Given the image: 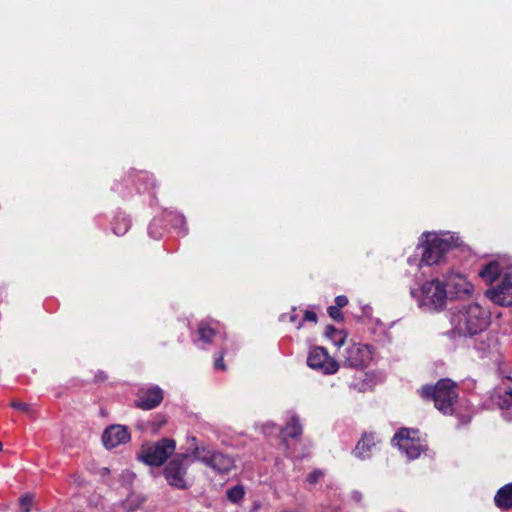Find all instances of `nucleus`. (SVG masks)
I'll use <instances>...</instances> for the list:
<instances>
[{
  "mask_svg": "<svg viewBox=\"0 0 512 512\" xmlns=\"http://www.w3.org/2000/svg\"><path fill=\"white\" fill-rule=\"evenodd\" d=\"M416 249H422L420 256H446L453 250L463 255L478 256L458 232L448 230L424 231L418 238Z\"/></svg>",
  "mask_w": 512,
  "mask_h": 512,
  "instance_id": "nucleus-1",
  "label": "nucleus"
},
{
  "mask_svg": "<svg viewBox=\"0 0 512 512\" xmlns=\"http://www.w3.org/2000/svg\"><path fill=\"white\" fill-rule=\"evenodd\" d=\"M478 275L490 285L485 292L487 298L500 306H512V269L499 260H492L479 270Z\"/></svg>",
  "mask_w": 512,
  "mask_h": 512,
  "instance_id": "nucleus-2",
  "label": "nucleus"
},
{
  "mask_svg": "<svg viewBox=\"0 0 512 512\" xmlns=\"http://www.w3.org/2000/svg\"><path fill=\"white\" fill-rule=\"evenodd\" d=\"M490 318V311L478 303L462 305L451 315V332L454 336H474L489 326Z\"/></svg>",
  "mask_w": 512,
  "mask_h": 512,
  "instance_id": "nucleus-3",
  "label": "nucleus"
},
{
  "mask_svg": "<svg viewBox=\"0 0 512 512\" xmlns=\"http://www.w3.org/2000/svg\"><path fill=\"white\" fill-rule=\"evenodd\" d=\"M156 180L152 174L147 171L131 168L121 180H116L111 186V190L117 193L123 200H129L135 193L149 194V206L153 207L158 199L155 193Z\"/></svg>",
  "mask_w": 512,
  "mask_h": 512,
  "instance_id": "nucleus-4",
  "label": "nucleus"
},
{
  "mask_svg": "<svg viewBox=\"0 0 512 512\" xmlns=\"http://www.w3.org/2000/svg\"><path fill=\"white\" fill-rule=\"evenodd\" d=\"M170 231L181 237L188 234L189 229L183 213L164 209L160 216H155L150 221L147 228L148 236L154 240L162 239Z\"/></svg>",
  "mask_w": 512,
  "mask_h": 512,
  "instance_id": "nucleus-5",
  "label": "nucleus"
},
{
  "mask_svg": "<svg viewBox=\"0 0 512 512\" xmlns=\"http://www.w3.org/2000/svg\"><path fill=\"white\" fill-rule=\"evenodd\" d=\"M421 396L434 401L435 407L444 414H453L458 398L456 385L450 379H441L435 386H425Z\"/></svg>",
  "mask_w": 512,
  "mask_h": 512,
  "instance_id": "nucleus-6",
  "label": "nucleus"
},
{
  "mask_svg": "<svg viewBox=\"0 0 512 512\" xmlns=\"http://www.w3.org/2000/svg\"><path fill=\"white\" fill-rule=\"evenodd\" d=\"M189 450H193L194 459L201 461L219 474H226L234 467V459L220 451H213L206 446L198 445L196 438H191Z\"/></svg>",
  "mask_w": 512,
  "mask_h": 512,
  "instance_id": "nucleus-7",
  "label": "nucleus"
},
{
  "mask_svg": "<svg viewBox=\"0 0 512 512\" xmlns=\"http://www.w3.org/2000/svg\"><path fill=\"white\" fill-rule=\"evenodd\" d=\"M193 453L176 454L165 466L164 477L169 485L178 489H188L191 485L187 477V469L191 462L195 461Z\"/></svg>",
  "mask_w": 512,
  "mask_h": 512,
  "instance_id": "nucleus-8",
  "label": "nucleus"
},
{
  "mask_svg": "<svg viewBox=\"0 0 512 512\" xmlns=\"http://www.w3.org/2000/svg\"><path fill=\"white\" fill-rule=\"evenodd\" d=\"M173 439L163 438L155 443L143 444L137 453L139 461L149 466H161L175 451Z\"/></svg>",
  "mask_w": 512,
  "mask_h": 512,
  "instance_id": "nucleus-9",
  "label": "nucleus"
},
{
  "mask_svg": "<svg viewBox=\"0 0 512 512\" xmlns=\"http://www.w3.org/2000/svg\"><path fill=\"white\" fill-rule=\"evenodd\" d=\"M421 292V303L429 309H441L448 299L444 285L439 280H432L425 283L421 288Z\"/></svg>",
  "mask_w": 512,
  "mask_h": 512,
  "instance_id": "nucleus-10",
  "label": "nucleus"
},
{
  "mask_svg": "<svg viewBox=\"0 0 512 512\" xmlns=\"http://www.w3.org/2000/svg\"><path fill=\"white\" fill-rule=\"evenodd\" d=\"M448 299H463L469 297L473 291V285L459 273H451L442 282Z\"/></svg>",
  "mask_w": 512,
  "mask_h": 512,
  "instance_id": "nucleus-11",
  "label": "nucleus"
},
{
  "mask_svg": "<svg viewBox=\"0 0 512 512\" xmlns=\"http://www.w3.org/2000/svg\"><path fill=\"white\" fill-rule=\"evenodd\" d=\"M415 431L403 428L397 432L393 438L396 445L403 451H405L409 459H416L426 450V445L422 444L418 439L415 438Z\"/></svg>",
  "mask_w": 512,
  "mask_h": 512,
  "instance_id": "nucleus-12",
  "label": "nucleus"
},
{
  "mask_svg": "<svg viewBox=\"0 0 512 512\" xmlns=\"http://www.w3.org/2000/svg\"><path fill=\"white\" fill-rule=\"evenodd\" d=\"M307 364L313 369L321 370L325 374L335 373L339 365L331 358L323 347H315L309 353Z\"/></svg>",
  "mask_w": 512,
  "mask_h": 512,
  "instance_id": "nucleus-13",
  "label": "nucleus"
},
{
  "mask_svg": "<svg viewBox=\"0 0 512 512\" xmlns=\"http://www.w3.org/2000/svg\"><path fill=\"white\" fill-rule=\"evenodd\" d=\"M162 400L163 391L158 386H154L149 389H143L138 393L135 406L144 410H151L159 406Z\"/></svg>",
  "mask_w": 512,
  "mask_h": 512,
  "instance_id": "nucleus-14",
  "label": "nucleus"
},
{
  "mask_svg": "<svg viewBox=\"0 0 512 512\" xmlns=\"http://www.w3.org/2000/svg\"><path fill=\"white\" fill-rule=\"evenodd\" d=\"M130 440V434L125 426L111 425L108 427L103 435L102 442L108 449H112L120 444H124Z\"/></svg>",
  "mask_w": 512,
  "mask_h": 512,
  "instance_id": "nucleus-15",
  "label": "nucleus"
},
{
  "mask_svg": "<svg viewBox=\"0 0 512 512\" xmlns=\"http://www.w3.org/2000/svg\"><path fill=\"white\" fill-rule=\"evenodd\" d=\"M370 357L371 353L367 346L353 344L346 350L345 363L353 368L363 367Z\"/></svg>",
  "mask_w": 512,
  "mask_h": 512,
  "instance_id": "nucleus-16",
  "label": "nucleus"
},
{
  "mask_svg": "<svg viewBox=\"0 0 512 512\" xmlns=\"http://www.w3.org/2000/svg\"><path fill=\"white\" fill-rule=\"evenodd\" d=\"M131 225V217L121 209H117L110 221V231L116 236H123L129 231Z\"/></svg>",
  "mask_w": 512,
  "mask_h": 512,
  "instance_id": "nucleus-17",
  "label": "nucleus"
},
{
  "mask_svg": "<svg viewBox=\"0 0 512 512\" xmlns=\"http://www.w3.org/2000/svg\"><path fill=\"white\" fill-rule=\"evenodd\" d=\"M494 500L497 507L504 510L510 509L512 507V483L506 484L500 488Z\"/></svg>",
  "mask_w": 512,
  "mask_h": 512,
  "instance_id": "nucleus-18",
  "label": "nucleus"
},
{
  "mask_svg": "<svg viewBox=\"0 0 512 512\" xmlns=\"http://www.w3.org/2000/svg\"><path fill=\"white\" fill-rule=\"evenodd\" d=\"M374 439L372 435H363V437L358 441L354 454L356 457L360 459H367L371 455V449L374 447Z\"/></svg>",
  "mask_w": 512,
  "mask_h": 512,
  "instance_id": "nucleus-19",
  "label": "nucleus"
},
{
  "mask_svg": "<svg viewBox=\"0 0 512 512\" xmlns=\"http://www.w3.org/2000/svg\"><path fill=\"white\" fill-rule=\"evenodd\" d=\"M282 437L284 440L287 438H297L302 434V426L297 417H292L291 421L282 429Z\"/></svg>",
  "mask_w": 512,
  "mask_h": 512,
  "instance_id": "nucleus-20",
  "label": "nucleus"
},
{
  "mask_svg": "<svg viewBox=\"0 0 512 512\" xmlns=\"http://www.w3.org/2000/svg\"><path fill=\"white\" fill-rule=\"evenodd\" d=\"M198 334L200 337V340L203 342L209 343L211 342L212 338L215 335L214 329L209 327L207 324L200 323L198 327Z\"/></svg>",
  "mask_w": 512,
  "mask_h": 512,
  "instance_id": "nucleus-21",
  "label": "nucleus"
},
{
  "mask_svg": "<svg viewBox=\"0 0 512 512\" xmlns=\"http://www.w3.org/2000/svg\"><path fill=\"white\" fill-rule=\"evenodd\" d=\"M324 334L327 338H330L332 336H339V339L337 340V347H341L346 339V334L342 330H337L335 327L331 325L326 327Z\"/></svg>",
  "mask_w": 512,
  "mask_h": 512,
  "instance_id": "nucleus-22",
  "label": "nucleus"
},
{
  "mask_svg": "<svg viewBox=\"0 0 512 512\" xmlns=\"http://www.w3.org/2000/svg\"><path fill=\"white\" fill-rule=\"evenodd\" d=\"M93 221L96 228L103 231L104 233H108V231H110V226L108 225L109 219L107 215L102 213L97 214Z\"/></svg>",
  "mask_w": 512,
  "mask_h": 512,
  "instance_id": "nucleus-23",
  "label": "nucleus"
},
{
  "mask_svg": "<svg viewBox=\"0 0 512 512\" xmlns=\"http://www.w3.org/2000/svg\"><path fill=\"white\" fill-rule=\"evenodd\" d=\"M244 496V490L240 486H235L227 491V497L230 501L236 503Z\"/></svg>",
  "mask_w": 512,
  "mask_h": 512,
  "instance_id": "nucleus-24",
  "label": "nucleus"
},
{
  "mask_svg": "<svg viewBox=\"0 0 512 512\" xmlns=\"http://www.w3.org/2000/svg\"><path fill=\"white\" fill-rule=\"evenodd\" d=\"M501 401L499 402V406L502 409H509L512 407V390L506 391L504 396L500 397Z\"/></svg>",
  "mask_w": 512,
  "mask_h": 512,
  "instance_id": "nucleus-25",
  "label": "nucleus"
},
{
  "mask_svg": "<svg viewBox=\"0 0 512 512\" xmlns=\"http://www.w3.org/2000/svg\"><path fill=\"white\" fill-rule=\"evenodd\" d=\"M442 258H420L419 263H415L419 268H422L424 265H439L441 263Z\"/></svg>",
  "mask_w": 512,
  "mask_h": 512,
  "instance_id": "nucleus-26",
  "label": "nucleus"
},
{
  "mask_svg": "<svg viewBox=\"0 0 512 512\" xmlns=\"http://www.w3.org/2000/svg\"><path fill=\"white\" fill-rule=\"evenodd\" d=\"M327 312L332 319H334L336 321L343 320V315H342V312L340 311V308L335 307V306H329Z\"/></svg>",
  "mask_w": 512,
  "mask_h": 512,
  "instance_id": "nucleus-27",
  "label": "nucleus"
},
{
  "mask_svg": "<svg viewBox=\"0 0 512 512\" xmlns=\"http://www.w3.org/2000/svg\"><path fill=\"white\" fill-rule=\"evenodd\" d=\"M20 506L24 512H30V506L32 503V497L30 495H25L20 498Z\"/></svg>",
  "mask_w": 512,
  "mask_h": 512,
  "instance_id": "nucleus-28",
  "label": "nucleus"
},
{
  "mask_svg": "<svg viewBox=\"0 0 512 512\" xmlns=\"http://www.w3.org/2000/svg\"><path fill=\"white\" fill-rule=\"evenodd\" d=\"M11 406L15 409H18V410H21V411H24V412H27V413H31L32 409L30 407L29 404H26V403H22V402H19V401H12L11 402Z\"/></svg>",
  "mask_w": 512,
  "mask_h": 512,
  "instance_id": "nucleus-29",
  "label": "nucleus"
},
{
  "mask_svg": "<svg viewBox=\"0 0 512 512\" xmlns=\"http://www.w3.org/2000/svg\"><path fill=\"white\" fill-rule=\"evenodd\" d=\"M323 476V472L321 470H315L312 473H310L307 477V481L310 484H315L318 482V480Z\"/></svg>",
  "mask_w": 512,
  "mask_h": 512,
  "instance_id": "nucleus-30",
  "label": "nucleus"
},
{
  "mask_svg": "<svg viewBox=\"0 0 512 512\" xmlns=\"http://www.w3.org/2000/svg\"><path fill=\"white\" fill-rule=\"evenodd\" d=\"M347 304H348V299L346 296L340 295L335 298V305H334L335 307H338L341 309V308L345 307Z\"/></svg>",
  "mask_w": 512,
  "mask_h": 512,
  "instance_id": "nucleus-31",
  "label": "nucleus"
},
{
  "mask_svg": "<svg viewBox=\"0 0 512 512\" xmlns=\"http://www.w3.org/2000/svg\"><path fill=\"white\" fill-rule=\"evenodd\" d=\"M304 320H305V321H309V322H314V323H316V321H317V315H316V313H315V312L307 310V311H305V313H304Z\"/></svg>",
  "mask_w": 512,
  "mask_h": 512,
  "instance_id": "nucleus-32",
  "label": "nucleus"
},
{
  "mask_svg": "<svg viewBox=\"0 0 512 512\" xmlns=\"http://www.w3.org/2000/svg\"><path fill=\"white\" fill-rule=\"evenodd\" d=\"M214 366L216 369L226 370V366L223 362V355L215 360Z\"/></svg>",
  "mask_w": 512,
  "mask_h": 512,
  "instance_id": "nucleus-33",
  "label": "nucleus"
},
{
  "mask_svg": "<svg viewBox=\"0 0 512 512\" xmlns=\"http://www.w3.org/2000/svg\"><path fill=\"white\" fill-rule=\"evenodd\" d=\"M481 256L488 257V256H508V255H507V254H500V253H494V254H491V253H484V254H482Z\"/></svg>",
  "mask_w": 512,
  "mask_h": 512,
  "instance_id": "nucleus-34",
  "label": "nucleus"
},
{
  "mask_svg": "<svg viewBox=\"0 0 512 512\" xmlns=\"http://www.w3.org/2000/svg\"><path fill=\"white\" fill-rule=\"evenodd\" d=\"M330 339L333 341L335 346H337V340L339 339V336H332V337H330Z\"/></svg>",
  "mask_w": 512,
  "mask_h": 512,
  "instance_id": "nucleus-35",
  "label": "nucleus"
},
{
  "mask_svg": "<svg viewBox=\"0 0 512 512\" xmlns=\"http://www.w3.org/2000/svg\"><path fill=\"white\" fill-rule=\"evenodd\" d=\"M166 421L163 420V421H158V424L156 426V430L159 429Z\"/></svg>",
  "mask_w": 512,
  "mask_h": 512,
  "instance_id": "nucleus-36",
  "label": "nucleus"
},
{
  "mask_svg": "<svg viewBox=\"0 0 512 512\" xmlns=\"http://www.w3.org/2000/svg\"><path fill=\"white\" fill-rule=\"evenodd\" d=\"M416 259H417V258H409L408 263H409L410 265H412V264H413V262H414V260H416Z\"/></svg>",
  "mask_w": 512,
  "mask_h": 512,
  "instance_id": "nucleus-37",
  "label": "nucleus"
},
{
  "mask_svg": "<svg viewBox=\"0 0 512 512\" xmlns=\"http://www.w3.org/2000/svg\"><path fill=\"white\" fill-rule=\"evenodd\" d=\"M290 321H291V322L296 321V315H291V317H290Z\"/></svg>",
  "mask_w": 512,
  "mask_h": 512,
  "instance_id": "nucleus-38",
  "label": "nucleus"
},
{
  "mask_svg": "<svg viewBox=\"0 0 512 512\" xmlns=\"http://www.w3.org/2000/svg\"><path fill=\"white\" fill-rule=\"evenodd\" d=\"M282 512H298L296 510H285V511H282Z\"/></svg>",
  "mask_w": 512,
  "mask_h": 512,
  "instance_id": "nucleus-39",
  "label": "nucleus"
},
{
  "mask_svg": "<svg viewBox=\"0 0 512 512\" xmlns=\"http://www.w3.org/2000/svg\"><path fill=\"white\" fill-rule=\"evenodd\" d=\"M0 451H2V443L0 442Z\"/></svg>",
  "mask_w": 512,
  "mask_h": 512,
  "instance_id": "nucleus-40",
  "label": "nucleus"
}]
</instances>
